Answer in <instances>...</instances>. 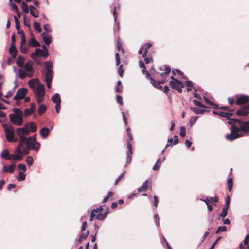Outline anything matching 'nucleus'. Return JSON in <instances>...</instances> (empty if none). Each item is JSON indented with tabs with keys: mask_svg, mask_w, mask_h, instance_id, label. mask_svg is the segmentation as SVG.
Listing matches in <instances>:
<instances>
[{
	"mask_svg": "<svg viewBox=\"0 0 249 249\" xmlns=\"http://www.w3.org/2000/svg\"><path fill=\"white\" fill-rule=\"evenodd\" d=\"M16 132L19 137L18 145L20 146H24L25 153H29L30 148L36 151L39 149L40 144L36 141L35 136H31L28 138L25 137L26 135L29 134L30 131L26 128L25 125L23 127L17 128Z\"/></svg>",
	"mask_w": 249,
	"mask_h": 249,
	"instance_id": "1",
	"label": "nucleus"
},
{
	"mask_svg": "<svg viewBox=\"0 0 249 249\" xmlns=\"http://www.w3.org/2000/svg\"><path fill=\"white\" fill-rule=\"evenodd\" d=\"M228 123L231 125V133L225 136L228 140L233 141L249 132V121L243 122L232 118L229 120Z\"/></svg>",
	"mask_w": 249,
	"mask_h": 249,
	"instance_id": "2",
	"label": "nucleus"
},
{
	"mask_svg": "<svg viewBox=\"0 0 249 249\" xmlns=\"http://www.w3.org/2000/svg\"><path fill=\"white\" fill-rule=\"evenodd\" d=\"M28 85L32 89L37 102L40 104L43 100L45 95V86L36 78L30 79L28 82Z\"/></svg>",
	"mask_w": 249,
	"mask_h": 249,
	"instance_id": "3",
	"label": "nucleus"
},
{
	"mask_svg": "<svg viewBox=\"0 0 249 249\" xmlns=\"http://www.w3.org/2000/svg\"><path fill=\"white\" fill-rule=\"evenodd\" d=\"M14 113L9 115L10 121L17 126H20L23 124L22 112L17 108H13Z\"/></svg>",
	"mask_w": 249,
	"mask_h": 249,
	"instance_id": "4",
	"label": "nucleus"
},
{
	"mask_svg": "<svg viewBox=\"0 0 249 249\" xmlns=\"http://www.w3.org/2000/svg\"><path fill=\"white\" fill-rule=\"evenodd\" d=\"M22 68H24V70L21 69L18 70L19 77L20 79H23L26 76L31 77L33 76L34 71L31 62H26Z\"/></svg>",
	"mask_w": 249,
	"mask_h": 249,
	"instance_id": "5",
	"label": "nucleus"
},
{
	"mask_svg": "<svg viewBox=\"0 0 249 249\" xmlns=\"http://www.w3.org/2000/svg\"><path fill=\"white\" fill-rule=\"evenodd\" d=\"M2 126L4 128L7 141L11 142H17V138L15 136L14 127L11 125L7 124H2Z\"/></svg>",
	"mask_w": 249,
	"mask_h": 249,
	"instance_id": "6",
	"label": "nucleus"
},
{
	"mask_svg": "<svg viewBox=\"0 0 249 249\" xmlns=\"http://www.w3.org/2000/svg\"><path fill=\"white\" fill-rule=\"evenodd\" d=\"M45 67L46 71L45 80L47 88L50 89L51 87V83L53 77V71L52 70L53 65L52 62L50 61L45 62Z\"/></svg>",
	"mask_w": 249,
	"mask_h": 249,
	"instance_id": "7",
	"label": "nucleus"
},
{
	"mask_svg": "<svg viewBox=\"0 0 249 249\" xmlns=\"http://www.w3.org/2000/svg\"><path fill=\"white\" fill-rule=\"evenodd\" d=\"M102 211L103 206H100L98 208L94 209L91 213L90 220L92 221L94 219L100 220H104L106 217L108 212L107 211L102 213Z\"/></svg>",
	"mask_w": 249,
	"mask_h": 249,
	"instance_id": "8",
	"label": "nucleus"
},
{
	"mask_svg": "<svg viewBox=\"0 0 249 249\" xmlns=\"http://www.w3.org/2000/svg\"><path fill=\"white\" fill-rule=\"evenodd\" d=\"M24 152V146H20L19 145L17 147L15 150L14 154H9L7 160H20L22 159L23 154H28Z\"/></svg>",
	"mask_w": 249,
	"mask_h": 249,
	"instance_id": "9",
	"label": "nucleus"
},
{
	"mask_svg": "<svg viewBox=\"0 0 249 249\" xmlns=\"http://www.w3.org/2000/svg\"><path fill=\"white\" fill-rule=\"evenodd\" d=\"M171 80L170 82V85L171 88L179 93L182 92V88L183 87V84L179 80L175 78L173 76L171 77Z\"/></svg>",
	"mask_w": 249,
	"mask_h": 249,
	"instance_id": "10",
	"label": "nucleus"
},
{
	"mask_svg": "<svg viewBox=\"0 0 249 249\" xmlns=\"http://www.w3.org/2000/svg\"><path fill=\"white\" fill-rule=\"evenodd\" d=\"M49 53L48 51H44L40 49L36 48L34 53L31 54V57L33 59H35L37 56H42L44 58L48 57Z\"/></svg>",
	"mask_w": 249,
	"mask_h": 249,
	"instance_id": "11",
	"label": "nucleus"
},
{
	"mask_svg": "<svg viewBox=\"0 0 249 249\" xmlns=\"http://www.w3.org/2000/svg\"><path fill=\"white\" fill-rule=\"evenodd\" d=\"M27 92V90L25 88H22L19 89L14 97V99L15 100H18L24 98Z\"/></svg>",
	"mask_w": 249,
	"mask_h": 249,
	"instance_id": "12",
	"label": "nucleus"
},
{
	"mask_svg": "<svg viewBox=\"0 0 249 249\" xmlns=\"http://www.w3.org/2000/svg\"><path fill=\"white\" fill-rule=\"evenodd\" d=\"M249 114V104L244 106L240 109L236 111V114L240 116H246Z\"/></svg>",
	"mask_w": 249,
	"mask_h": 249,
	"instance_id": "13",
	"label": "nucleus"
},
{
	"mask_svg": "<svg viewBox=\"0 0 249 249\" xmlns=\"http://www.w3.org/2000/svg\"><path fill=\"white\" fill-rule=\"evenodd\" d=\"M229 203H230V196L229 195H228L226 198L225 206L223 208L222 212L220 213V216L221 217H222L223 218L226 217V215H227L228 210L229 207Z\"/></svg>",
	"mask_w": 249,
	"mask_h": 249,
	"instance_id": "14",
	"label": "nucleus"
},
{
	"mask_svg": "<svg viewBox=\"0 0 249 249\" xmlns=\"http://www.w3.org/2000/svg\"><path fill=\"white\" fill-rule=\"evenodd\" d=\"M127 147L128 149V152H127V159L126 163L129 164L130 163L131 159H132V155L133 154V151H132V144L129 141H128V142H127Z\"/></svg>",
	"mask_w": 249,
	"mask_h": 249,
	"instance_id": "15",
	"label": "nucleus"
},
{
	"mask_svg": "<svg viewBox=\"0 0 249 249\" xmlns=\"http://www.w3.org/2000/svg\"><path fill=\"white\" fill-rule=\"evenodd\" d=\"M41 36L42 38L45 42V43L48 45L50 44L52 41V38L51 36L47 32H43L41 34Z\"/></svg>",
	"mask_w": 249,
	"mask_h": 249,
	"instance_id": "16",
	"label": "nucleus"
},
{
	"mask_svg": "<svg viewBox=\"0 0 249 249\" xmlns=\"http://www.w3.org/2000/svg\"><path fill=\"white\" fill-rule=\"evenodd\" d=\"M249 101V96L247 95H241L239 96L236 101L237 105L243 104Z\"/></svg>",
	"mask_w": 249,
	"mask_h": 249,
	"instance_id": "17",
	"label": "nucleus"
},
{
	"mask_svg": "<svg viewBox=\"0 0 249 249\" xmlns=\"http://www.w3.org/2000/svg\"><path fill=\"white\" fill-rule=\"evenodd\" d=\"M25 126L30 132H35L36 131V125L33 122H30L25 124Z\"/></svg>",
	"mask_w": 249,
	"mask_h": 249,
	"instance_id": "18",
	"label": "nucleus"
},
{
	"mask_svg": "<svg viewBox=\"0 0 249 249\" xmlns=\"http://www.w3.org/2000/svg\"><path fill=\"white\" fill-rule=\"evenodd\" d=\"M150 82L153 85V86H154L159 89L162 90L163 87L160 85V84H163L164 83V81L162 80L159 82L155 81L154 79L152 77H150Z\"/></svg>",
	"mask_w": 249,
	"mask_h": 249,
	"instance_id": "19",
	"label": "nucleus"
},
{
	"mask_svg": "<svg viewBox=\"0 0 249 249\" xmlns=\"http://www.w3.org/2000/svg\"><path fill=\"white\" fill-rule=\"evenodd\" d=\"M213 113L214 114H216L228 119L230 118L232 115V113L231 112H225L221 111H213Z\"/></svg>",
	"mask_w": 249,
	"mask_h": 249,
	"instance_id": "20",
	"label": "nucleus"
},
{
	"mask_svg": "<svg viewBox=\"0 0 249 249\" xmlns=\"http://www.w3.org/2000/svg\"><path fill=\"white\" fill-rule=\"evenodd\" d=\"M15 167V164H12L8 166L4 165L3 167V171L5 173H12L14 171Z\"/></svg>",
	"mask_w": 249,
	"mask_h": 249,
	"instance_id": "21",
	"label": "nucleus"
},
{
	"mask_svg": "<svg viewBox=\"0 0 249 249\" xmlns=\"http://www.w3.org/2000/svg\"><path fill=\"white\" fill-rule=\"evenodd\" d=\"M42 138H45L49 134V129L46 127H43L39 132Z\"/></svg>",
	"mask_w": 249,
	"mask_h": 249,
	"instance_id": "22",
	"label": "nucleus"
},
{
	"mask_svg": "<svg viewBox=\"0 0 249 249\" xmlns=\"http://www.w3.org/2000/svg\"><path fill=\"white\" fill-rule=\"evenodd\" d=\"M25 59L24 58L21 56L18 55V60H17V65L19 67H23L24 64Z\"/></svg>",
	"mask_w": 249,
	"mask_h": 249,
	"instance_id": "23",
	"label": "nucleus"
},
{
	"mask_svg": "<svg viewBox=\"0 0 249 249\" xmlns=\"http://www.w3.org/2000/svg\"><path fill=\"white\" fill-rule=\"evenodd\" d=\"M29 45L32 47H39L40 46V44L35 39V37H32L28 42Z\"/></svg>",
	"mask_w": 249,
	"mask_h": 249,
	"instance_id": "24",
	"label": "nucleus"
},
{
	"mask_svg": "<svg viewBox=\"0 0 249 249\" xmlns=\"http://www.w3.org/2000/svg\"><path fill=\"white\" fill-rule=\"evenodd\" d=\"M52 100L55 104H60L61 99L59 94L58 93H55L53 96L52 97Z\"/></svg>",
	"mask_w": 249,
	"mask_h": 249,
	"instance_id": "25",
	"label": "nucleus"
},
{
	"mask_svg": "<svg viewBox=\"0 0 249 249\" xmlns=\"http://www.w3.org/2000/svg\"><path fill=\"white\" fill-rule=\"evenodd\" d=\"M89 235V231L87 230L86 231H81V234L80 236L79 239V242H81L83 240L86 239Z\"/></svg>",
	"mask_w": 249,
	"mask_h": 249,
	"instance_id": "26",
	"label": "nucleus"
},
{
	"mask_svg": "<svg viewBox=\"0 0 249 249\" xmlns=\"http://www.w3.org/2000/svg\"><path fill=\"white\" fill-rule=\"evenodd\" d=\"M148 180H146L143 183L142 186L138 189V191L139 192L145 191L148 189Z\"/></svg>",
	"mask_w": 249,
	"mask_h": 249,
	"instance_id": "27",
	"label": "nucleus"
},
{
	"mask_svg": "<svg viewBox=\"0 0 249 249\" xmlns=\"http://www.w3.org/2000/svg\"><path fill=\"white\" fill-rule=\"evenodd\" d=\"M190 109L195 113L196 114H202L203 113L204 110L202 109H200L196 107H190Z\"/></svg>",
	"mask_w": 249,
	"mask_h": 249,
	"instance_id": "28",
	"label": "nucleus"
},
{
	"mask_svg": "<svg viewBox=\"0 0 249 249\" xmlns=\"http://www.w3.org/2000/svg\"><path fill=\"white\" fill-rule=\"evenodd\" d=\"M46 106L43 104H41L39 106L38 108V114L40 115H42L44 112H45V111H46Z\"/></svg>",
	"mask_w": 249,
	"mask_h": 249,
	"instance_id": "29",
	"label": "nucleus"
},
{
	"mask_svg": "<svg viewBox=\"0 0 249 249\" xmlns=\"http://www.w3.org/2000/svg\"><path fill=\"white\" fill-rule=\"evenodd\" d=\"M18 172H25L26 171V167L24 164H19L18 165Z\"/></svg>",
	"mask_w": 249,
	"mask_h": 249,
	"instance_id": "30",
	"label": "nucleus"
},
{
	"mask_svg": "<svg viewBox=\"0 0 249 249\" xmlns=\"http://www.w3.org/2000/svg\"><path fill=\"white\" fill-rule=\"evenodd\" d=\"M18 176L17 177V179L19 181H23L25 178V175L24 172H18Z\"/></svg>",
	"mask_w": 249,
	"mask_h": 249,
	"instance_id": "31",
	"label": "nucleus"
},
{
	"mask_svg": "<svg viewBox=\"0 0 249 249\" xmlns=\"http://www.w3.org/2000/svg\"><path fill=\"white\" fill-rule=\"evenodd\" d=\"M21 7L23 11L25 13H28L29 9L28 5L24 2H23L21 4Z\"/></svg>",
	"mask_w": 249,
	"mask_h": 249,
	"instance_id": "32",
	"label": "nucleus"
},
{
	"mask_svg": "<svg viewBox=\"0 0 249 249\" xmlns=\"http://www.w3.org/2000/svg\"><path fill=\"white\" fill-rule=\"evenodd\" d=\"M170 71H171V69L169 67H168V66H165V72H164L163 73H161L160 75L162 77H166L167 75L170 72Z\"/></svg>",
	"mask_w": 249,
	"mask_h": 249,
	"instance_id": "33",
	"label": "nucleus"
},
{
	"mask_svg": "<svg viewBox=\"0 0 249 249\" xmlns=\"http://www.w3.org/2000/svg\"><path fill=\"white\" fill-rule=\"evenodd\" d=\"M10 5L11 7H12V8L13 9V10L18 14V16L19 17L20 15L18 13V8L17 6L16 5V4L12 3L11 1V2H10Z\"/></svg>",
	"mask_w": 249,
	"mask_h": 249,
	"instance_id": "34",
	"label": "nucleus"
},
{
	"mask_svg": "<svg viewBox=\"0 0 249 249\" xmlns=\"http://www.w3.org/2000/svg\"><path fill=\"white\" fill-rule=\"evenodd\" d=\"M227 227L225 226H221L218 227L217 230L215 231V233L217 234L220 232H224L226 231Z\"/></svg>",
	"mask_w": 249,
	"mask_h": 249,
	"instance_id": "35",
	"label": "nucleus"
},
{
	"mask_svg": "<svg viewBox=\"0 0 249 249\" xmlns=\"http://www.w3.org/2000/svg\"><path fill=\"white\" fill-rule=\"evenodd\" d=\"M26 162L29 166L32 165L34 163L33 158L30 156H28L26 159Z\"/></svg>",
	"mask_w": 249,
	"mask_h": 249,
	"instance_id": "36",
	"label": "nucleus"
},
{
	"mask_svg": "<svg viewBox=\"0 0 249 249\" xmlns=\"http://www.w3.org/2000/svg\"><path fill=\"white\" fill-rule=\"evenodd\" d=\"M34 27L35 29L38 32L40 33L41 32V28L40 27V24L37 22H35L34 23Z\"/></svg>",
	"mask_w": 249,
	"mask_h": 249,
	"instance_id": "37",
	"label": "nucleus"
},
{
	"mask_svg": "<svg viewBox=\"0 0 249 249\" xmlns=\"http://www.w3.org/2000/svg\"><path fill=\"white\" fill-rule=\"evenodd\" d=\"M30 14L34 17L37 18L38 17L39 13L38 10L36 8L32 10H30Z\"/></svg>",
	"mask_w": 249,
	"mask_h": 249,
	"instance_id": "38",
	"label": "nucleus"
},
{
	"mask_svg": "<svg viewBox=\"0 0 249 249\" xmlns=\"http://www.w3.org/2000/svg\"><path fill=\"white\" fill-rule=\"evenodd\" d=\"M34 111L31 109L26 108L24 110V115L26 116H29L32 114Z\"/></svg>",
	"mask_w": 249,
	"mask_h": 249,
	"instance_id": "39",
	"label": "nucleus"
},
{
	"mask_svg": "<svg viewBox=\"0 0 249 249\" xmlns=\"http://www.w3.org/2000/svg\"><path fill=\"white\" fill-rule=\"evenodd\" d=\"M9 53L12 56L13 58H15L17 55V50L15 47H13L12 50L9 48Z\"/></svg>",
	"mask_w": 249,
	"mask_h": 249,
	"instance_id": "40",
	"label": "nucleus"
},
{
	"mask_svg": "<svg viewBox=\"0 0 249 249\" xmlns=\"http://www.w3.org/2000/svg\"><path fill=\"white\" fill-rule=\"evenodd\" d=\"M145 45V48L144 53L142 55L143 57L145 56V55L147 53V50L151 47L152 44L151 43L148 42V43H146Z\"/></svg>",
	"mask_w": 249,
	"mask_h": 249,
	"instance_id": "41",
	"label": "nucleus"
},
{
	"mask_svg": "<svg viewBox=\"0 0 249 249\" xmlns=\"http://www.w3.org/2000/svg\"><path fill=\"white\" fill-rule=\"evenodd\" d=\"M9 156V152L8 150H3L1 154L2 158L7 159V157Z\"/></svg>",
	"mask_w": 249,
	"mask_h": 249,
	"instance_id": "42",
	"label": "nucleus"
},
{
	"mask_svg": "<svg viewBox=\"0 0 249 249\" xmlns=\"http://www.w3.org/2000/svg\"><path fill=\"white\" fill-rule=\"evenodd\" d=\"M228 189L230 191L232 189L233 186V181L231 178H230L228 180Z\"/></svg>",
	"mask_w": 249,
	"mask_h": 249,
	"instance_id": "43",
	"label": "nucleus"
},
{
	"mask_svg": "<svg viewBox=\"0 0 249 249\" xmlns=\"http://www.w3.org/2000/svg\"><path fill=\"white\" fill-rule=\"evenodd\" d=\"M180 135L181 137H183L186 135V129L183 126L181 127L180 130Z\"/></svg>",
	"mask_w": 249,
	"mask_h": 249,
	"instance_id": "44",
	"label": "nucleus"
},
{
	"mask_svg": "<svg viewBox=\"0 0 249 249\" xmlns=\"http://www.w3.org/2000/svg\"><path fill=\"white\" fill-rule=\"evenodd\" d=\"M20 45H26V39L23 33H22V35L21 37Z\"/></svg>",
	"mask_w": 249,
	"mask_h": 249,
	"instance_id": "45",
	"label": "nucleus"
},
{
	"mask_svg": "<svg viewBox=\"0 0 249 249\" xmlns=\"http://www.w3.org/2000/svg\"><path fill=\"white\" fill-rule=\"evenodd\" d=\"M124 70L123 69V65H120V66L119 67V69H118V73H119V75L121 77L123 76V73H124Z\"/></svg>",
	"mask_w": 249,
	"mask_h": 249,
	"instance_id": "46",
	"label": "nucleus"
},
{
	"mask_svg": "<svg viewBox=\"0 0 249 249\" xmlns=\"http://www.w3.org/2000/svg\"><path fill=\"white\" fill-rule=\"evenodd\" d=\"M14 92H15L14 89H12L11 90L9 91L7 93V94L4 96V97L5 98H9V97H11L13 95Z\"/></svg>",
	"mask_w": 249,
	"mask_h": 249,
	"instance_id": "47",
	"label": "nucleus"
},
{
	"mask_svg": "<svg viewBox=\"0 0 249 249\" xmlns=\"http://www.w3.org/2000/svg\"><path fill=\"white\" fill-rule=\"evenodd\" d=\"M20 51L23 53H27V49L26 48V45H20Z\"/></svg>",
	"mask_w": 249,
	"mask_h": 249,
	"instance_id": "48",
	"label": "nucleus"
},
{
	"mask_svg": "<svg viewBox=\"0 0 249 249\" xmlns=\"http://www.w3.org/2000/svg\"><path fill=\"white\" fill-rule=\"evenodd\" d=\"M154 218L155 219L156 224L157 225V226H159V219H160L159 215L157 214H156L154 215Z\"/></svg>",
	"mask_w": 249,
	"mask_h": 249,
	"instance_id": "49",
	"label": "nucleus"
},
{
	"mask_svg": "<svg viewBox=\"0 0 249 249\" xmlns=\"http://www.w3.org/2000/svg\"><path fill=\"white\" fill-rule=\"evenodd\" d=\"M43 28L45 30V32H47L49 33V32L51 31V29H50V26L48 24L44 25Z\"/></svg>",
	"mask_w": 249,
	"mask_h": 249,
	"instance_id": "50",
	"label": "nucleus"
},
{
	"mask_svg": "<svg viewBox=\"0 0 249 249\" xmlns=\"http://www.w3.org/2000/svg\"><path fill=\"white\" fill-rule=\"evenodd\" d=\"M193 102L196 106H199V107H203L202 104L200 101H199L198 100H193Z\"/></svg>",
	"mask_w": 249,
	"mask_h": 249,
	"instance_id": "51",
	"label": "nucleus"
},
{
	"mask_svg": "<svg viewBox=\"0 0 249 249\" xmlns=\"http://www.w3.org/2000/svg\"><path fill=\"white\" fill-rule=\"evenodd\" d=\"M117 87L116 88V92H118V93H119L120 92V90H119V88H122V83L120 81H118V83H117Z\"/></svg>",
	"mask_w": 249,
	"mask_h": 249,
	"instance_id": "52",
	"label": "nucleus"
},
{
	"mask_svg": "<svg viewBox=\"0 0 249 249\" xmlns=\"http://www.w3.org/2000/svg\"><path fill=\"white\" fill-rule=\"evenodd\" d=\"M127 133L128 137L129 138V141H131L133 139V137H132V134H131V133L130 132V128H127Z\"/></svg>",
	"mask_w": 249,
	"mask_h": 249,
	"instance_id": "53",
	"label": "nucleus"
},
{
	"mask_svg": "<svg viewBox=\"0 0 249 249\" xmlns=\"http://www.w3.org/2000/svg\"><path fill=\"white\" fill-rule=\"evenodd\" d=\"M175 72H176L178 74L183 75V73L178 69H176L175 71L173 70L172 73L174 75H175Z\"/></svg>",
	"mask_w": 249,
	"mask_h": 249,
	"instance_id": "54",
	"label": "nucleus"
},
{
	"mask_svg": "<svg viewBox=\"0 0 249 249\" xmlns=\"http://www.w3.org/2000/svg\"><path fill=\"white\" fill-rule=\"evenodd\" d=\"M117 100L118 103H119L121 105H123V99L122 97L120 95H117Z\"/></svg>",
	"mask_w": 249,
	"mask_h": 249,
	"instance_id": "55",
	"label": "nucleus"
},
{
	"mask_svg": "<svg viewBox=\"0 0 249 249\" xmlns=\"http://www.w3.org/2000/svg\"><path fill=\"white\" fill-rule=\"evenodd\" d=\"M197 118H198L197 116L192 117L190 120L191 125H193L196 122Z\"/></svg>",
	"mask_w": 249,
	"mask_h": 249,
	"instance_id": "56",
	"label": "nucleus"
},
{
	"mask_svg": "<svg viewBox=\"0 0 249 249\" xmlns=\"http://www.w3.org/2000/svg\"><path fill=\"white\" fill-rule=\"evenodd\" d=\"M154 206L156 207H157L158 205L159 201H158V197L156 196H154Z\"/></svg>",
	"mask_w": 249,
	"mask_h": 249,
	"instance_id": "57",
	"label": "nucleus"
},
{
	"mask_svg": "<svg viewBox=\"0 0 249 249\" xmlns=\"http://www.w3.org/2000/svg\"><path fill=\"white\" fill-rule=\"evenodd\" d=\"M60 108H61V106H60V104H56L55 105V110H56V112L58 113L60 110Z\"/></svg>",
	"mask_w": 249,
	"mask_h": 249,
	"instance_id": "58",
	"label": "nucleus"
},
{
	"mask_svg": "<svg viewBox=\"0 0 249 249\" xmlns=\"http://www.w3.org/2000/svg\"><path fill=\"white\" fill-rule=\"evenodd\" d=\"M249 242V233L247 234L244 240V244L247 245Z\"/></svg>",
	"mask_w": 249,
	"mask_h": 249,
	"instance_id": "59",
	"label": "nucleus"
},
{
	"mask_svg": "<svg viewBox=\"0 0 249 249\" xmlns=\"http://www.w3.org/2000/svg\"><path fill=\"white\" fill-rule=\"evenodd\" d=\"M144 61L146 64H148L152 62V59L151 57H146L144 59Z\"/></svg>",
	"mask_w": 249,
	"mask_h": 249,
	"instance_id": "60",
	"label": "nucleus"
},
{
	"mask_svg": "<svg viewBox=\"0 0 249 249\" xmlns=\"http://www.w3.org/2000/svg\"><path fill=\"white\" fill-rule=\"evenodd\" d=\"M185 144L188 148H189L191 147V146L192 145V142L189 140H186Z\"/></svg>",
	"mask_w": 249,
	"mask_h": 249,
	"instance_id": "61",
	"label": "nucleus"
},
{
	"mask_svg": "<svg viewBox=\"0 0 249 249\" xmlns=\"http://www.w3.org/2000/svg\"><path fill=\"white\" fill-rule=\"evenodd\" d=\"M186 84L189 88H192L193 86V82L191 81H186Z\"/></svg>",
	"mask_w": 249,
	"mask_h": 249,
	"instance_id": "62",
	"label": "nucleus"
},
{
	"mask_svg": "<svg viewBox=\"0 0 249 249\" xmlns=\"http://www.w3.org/2000/svg\"><path fill=\"white\" fill-rule=\"evenodd\" d=\"M210 199L212 201L214 202H217L218 201V197L217 196H215L214 197H212L210 198Z\"/></svg>",
	"mask_w": 249,
	"mask_h": 249,
	"instance_id": "63",
	"label": "nucleus"
},
{
	"mask_svg": "<svg viewBox=\"0 0 249 249\" xmlns=\"http://www.w3.org/2000/svg\"><path fill=\"white\" fill-rule=\"evenodd\" d=\"M162 90H163L164 93H166L169 91V89L168 86H165L164 87H163Z\"/></svg>",
	"mask_w": 249,
	"mask_h": 249,
	"instance_id": "64",
	"label": "nucleus"
}]
</instances>
